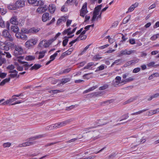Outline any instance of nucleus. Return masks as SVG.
<instances>
[{
    "label": "nucleus",
    "mask_w": 159,
    "mask_h": 159,
    "mask_svg": "<svg viewBox=\"0 0 159 159\" xmlns=\"http://www.w3.org/2000/svg\"><path fill=\"white\" fill-rule=\"evenodd\" d=\"M9 30H4L2 33V36L7 41L12 42L13 40V38L11 35L8 31Z\"/></svg>",
    "instance_id": "1"
},
{
    "label": "nucleus",
    "mask_w": 159,
    "mask_h": 159,
    "mask_svg": "<svg viewBox=\"0 0 159 159\" xmlns=\"http://www.w3.org/2000/svg\"><path fill=\"white\" fill-rule=\"evenodd\" d=\"M72 121V120L70 119L61 122H58L57 123H55V129H57L64 126Z\"/></svg>",
    "instance_id": "2"
},
{
    "label": "nucleus",
    "mask_w": 159,
    "mask_h": 159,
    "mask_svg": "<svg viewBox=\"0 0 159 159\" xmlns=\"http://www.w3.org/2000/svg\"><path fill=\"white\" fill-rule=\"evenodd\" d=\"M37 43L36 40L34 39H31L28 40L25 43L26 47L28 48H32L34 45Z\"/></svg>",
    "instance_id": "3"
},
{
    "label": "nucleus",
    "mask_w": 159,
    "mask_h": 159,
    "mask_svg": "<svg viewBox=\"0 0 159 159\" xmlns=\"http://www.w3.org/2000/svg\"><path fill=\"white\" fill-rule=\"evenodd\" d=\"M47 136V134H46L41 135H37L35 136L32 137L28 138L27 140L29 141L30 140H34L38 139H39L42 137H44Z\"/></svg>",
    "instance_id": "4"
},
{
    "label": "nucleus",
    "mask_w": 159,
    "mask_h": 159,
    "mask_svg": "<svg viewBox=\"0 0 159 159\" xmlns=\"http://www.w3.org/2000/svg\"><path fill=\"white\" fill-rule=\"evenodd\" d=\"M17 99V98H15L14 96H13L12 98L9 99V100H7L6 101L3 102L2 103L3 105H5L6 104H9V105H11L10 103L12 102Z\"/></svg>",
    "instance_id": "5"
},
{
    "label": "nucleus",
    "mask_w": 159,
    "mask_h": 159,
    "mask_svg": "<svg viewBox=\"0 0 159 159\" xmlns=\"http://www.w3.org/2000/svg\"><path fill=\"white\" fill-rule=\"evenodd\" d=\"M15 5L17 9L19 8L23 7L24 6V2L21 0L17 1L16 2Z\"/></svg>",
    "instance_id": "6"
},
{
    "label": "nucleus",
    "mask_w": 159,
    "mask_h": 159,
    "mask_svg": "<svg viewBox=\"0 0 159 159\" xmlns=\"http://www.w3.org/2000/svg\"><path fill=\"white\" fill-rule=\"evenodd\" d=\"M121 80V77L119 76H116L115 78V81H113V85L115 87L118 85L120 82Z\"/></svg>",
    "instance_id": "7"
},
{
    "label": "nucleus",
    "mask_w": 159,
    "mask_h": 159,
    "mask_svg": "<svg viewBox=\"0 0 159 159\" xmlns=\"http://www.w3.org/2000/svg\"><path fill=\"white\" fill-rule=\"evenodd\" d=\"M48 13L46 12L44 13L42 17V20L43 22H46L49 20Z\"/></svg>",
    "instance_id": "8"
},
{
    "label": "nucleus",
    "mask_w": 159,
    "mask_h": 159,
    "mask_svg": "<svg viewBox=\"0 0 159 159\" xmlns=\"http://www.w3.org/2000/svg\"><path fill=\"white\" fill-rule=\"evenodd\" d=\"M47 9V6L46 5L43 7H39L37 9V11L39 12L40 13H43Z\"/></svg>",
    "instance_id": "9"
},
{
    "label": "nucleus",
    "mask_w": 159,
    "mask_h": 159,
    "mask_svg": "<svg viewBox=\"0 0 159 159\" xmlns=\"http://www.w3.org/2000/svg\"><path fill=\"white\" fill-rule=\"evenodd\" d=\"M137 98V97H136V96L134 97H131L129 99H128V100H127V101H125L124 103V104L125 105V104H127L130 103V102L134 101L136 100Z\"/></svg>",
    "instance_id": "10"
},
{
    "label": "nucleus",
    "mask_w": 159,
    "mask_h": 159,
    "mask_svg": "<svg viewBox=\"0 0 159 159\" xmlns=\"http://www.w3.org/2000/svg\"><path fill=\"white\" fill-rule=\"evenodd\" d=\"M11 30L14 33H16L19 30V28L16 25L11 26Z\"/></svg>",
    "instance_id": "11"
},
{
    "label": "nucleus",
    "mask_w": 159,
    "mask_h": 159,
    "mask_svg": "<svg viewBox=\"0 0 159 159\" xmlns=\"http://www.w3.org/2000/svg\"><path fill=\"white\" fill-rule=\"evenodd\" d=\"M42 66L39 64H35L33 66H32L30 68V70H37L40 68Z\"/></svg>",
    "instance_id": "12"
},
{
    "label": "nucleus",
    "mask_w": 159,
    "mask_h": 159,
    "mask_svg": "<svg viewBox=\"0 0 159 159\" xmlns=\"http://www.w3.org/2000/svg\"><path fill=\"white\" fill-rule=\"evenodd\" d=\"M48 8L50 12L51 13H53L55 10L56 7L54 5L52 4L51 6L50 5Z\"/></svg>",
    "instance_id": "13"
},
{
    "label": "nucleus",
    "mask_w": 159,
    "mask_h": 159,
    "mask_svg": "<svg viewBox=\"0 0 159 159\" xmlns=\"http://www.w3.org/2000/svg\"><path fill=\"white\" fill-rule=\"evenodd\" d=\"M134 80V78H133L132 77H130L129 78L126 79L125 80H123L121 82V83H124V84H125L127 83L132 81H133Z\"/></svg>",
    "instance_id": "14"
},
{
    "label": "nucleus",
    "mask_w": 159,
    "mask_h": 159,
    "mask_svg": "<svg viewBox=\"0 0 159 159\" xmlns=\"http://www.w3.org/2000/svg\"><path fill=\"white\" fill-rule=\"evenodd\" d=\"M10 22L11 24H13V25H16L18 24V21L15 17L11 18L10 20Z\"/></svg>",
    "instance_id": "15"
},
{
    "label": "nucleus",
    "mask_w": 159,
    "mask_h": 159,
    "mask_svg": "<svg viewBox=\"0 0 159 159\" xmlns=\"http://www.w3.org/2000/svg\"><path fill=\"white\" fill-rule=\"evenodd\" d=\"M10 79V77L4 79L0 83V86L4 85L6 83L9 82Z\"/></svg>",
    "instance_id": "16"
},
{
    "label": "nucleus",
    "mask_w": 159,
    "mask_h": 159,
    "mask_svg": "<svg viewBox=\"0 0 159 159\" xmlns=\"http://www.w3.org/2000/svg\"><path fill=\"white\" fill-rule=\"evenodd\" d=\"M98 14L99 13L93 11V16L91 19V21L92 22L94 21L96 18L97 19V16Z\"/></svg>",
    "instance_id": "17"
},
{
    "label": "nucleus",
    "mask_w": 159,
    "mask_h": 159,
    "mask_svg": "<svg viewBox=\"0 0 159 159\" xmlns=\"http://www.w3.org/2000/svg\"><path fill=\"white\" fill-rule=\"evenodd\" d=\"M47 51L46 50H43L42 51H40L39 52V55L38 57V59H40L43 58L45 55V53Z\"/></svg>",
    "instance_id": "18"
},
{
    "label": "nucleus",
    "mask_w": 159,
    "mask_h": 159,
    "mask_svg": "<svg viewBox=\"0 0 159 159\" xmlns=\"http://www.w3.org/2000/svg\"><path fill=\"white\" fill-rule=\"evenodd\" d=\"M35 57L34 56L29 55L26 57L25 59L27 61H30L34 60Z\"/></svg>",
    "instance_id": "19"
},
{
    "label": "nucleus",
    "mask_w": 159,
    "mask_h": 159,
    "mask_svg": "<svg viewBox=\"0 0 159 159\" xmlns=\"http://www.w3.org/2000/svg\"><path fill=\"white\" fill-rule=\"evenodd\" d=\"M30 32L32 33H35L38 32L40 30V28H37L33 27L30 29Z\"/></svg>",
    "instance_id": "20"
},
{
    "label": "nucleus",
    "mask_w": 159,
    "mask_h": 159,
    "mask_svg": "<svg viewBox=\"0 0 159 159\" xmlns=\"http://www.w3.org/2000/svg\"><path fill=\"white\" fill-rule=\"evenodd\" d=\"M55 124L48 125L45 128L46 130H51L55 129Z\"/></svg>",
    "instance_id": "21"
},
{
    "label": "nucleus",
    "mask_w": 159,
    "mask_h": 159,
    "mask_svg": "<svg viewBox=\"0 0 159 159\" xmlns=\"http://www.w3.org/2000/svg\"><path fill=\"white\" fill-rule=\"evenodd\" d=\"M30 29L29 30H28L25 28H24L21 29V32L24 34H28L29 33H31L30 31Z\"/></svg>",
    "instance_id": "22"
},
{
    "label": "nucleus",
    "mask_w": 159,
    "mask_h": 159,
    "mask_svg": "<svg viewBox=\"0 0 159 159\" xmlns=\"http://www.w3.org/2000/svg\"><path fill=\"white\" fill-rule=\"evenodd\" d=\"M130 16H128L125 17L123 20V23L124 24L127 23L130 19Z\"/></svg>",
    "instance_id": "23"
},
{
    "label": "nucleus",
    "mask_w": 159,
    "mask_h": 159,
    "mask_svg": "<svg viewBox=\"0 0 159 159\" xmlns=\"http://www.w3.org/2000/svg\"><path fill=\"white\" fill-rule=\"evenodd\" d=\"M8 8L10 10H13L17 9L16 5L14 4L10 5L8 6Z\"/></svg>",
    "instance_id": "24"
},
{
    "label": "nucleus",
    "mask_w": 159,
    "mask_h": 159,
    "mask_svg": "<svg viewBox=\"0 0 159 159\" xmlns=\"http://www.w3.org/2000/svg\"><path fill=\"white\" fill-rule=\"evenodd\" d=\"M117 153L116 152H113L108 157V159H113L116 156Z\"/></svg>",
    "instance_id": "25"
},
{
    "label": "nucleus",
    "mask_w": 159,
    "mask_h": 159,
    "mask_svg": "<svg viewBox=\"0 0 159 159\" xmlns=\"http://www.w3.org/2000/svg\"><path fill=\"white\" fill-rule=\"evenodd\" d=\"M80 10L85 11H88L87 10V3L85 2L82 7L81 9Z\"/></svg>",
    "instance_id": "26"
},
{
    "label": "nucleus",
    "mask_w": 159,
    "mask_h": 159,
    "mask_svg": "<svg viewBox=\"0 0 159 159\" xmlns=\"http://www.w3.org/2000/svg\"><path fill=\"white\" fill-rule=\"evenodd\" d=\"M159 96V93H157L152 96H151L150 98H148V101H150L152 100L153 98H156Z\"/></svg>",
    "instance_id": "27"
},
{
    "label": "nucleus",
    "mask_w": 159,
    "mask_h": 159,
    "mask_svg": "<svg viewBox=\"0 0 159 159\" xmlns=\"http://www.w3.org/2000/svg\"><path fill=\"white\" fill-rule=\"evenodd\" d=\"M0 26L3 28L5 27V25L4 21L2 20V17L0 15Z\"/></svg>",
    "instance_id": "28"
},
{
    "label": "nucleus",
    "mask_w": 159,
    "mask_h": 159,
    "mask_svg": "<svg viewBox=\"0 0 159 159\" xmlns=\"http://www.w3.org/2000/svg\"><path fill=\"white\" fill-rule=\"evenodd\" d=\"M92 74V73H89L84 74L83 76V77L84 79H86L87 80L89 79L90 78L92 77L91 76H89V75L91 74Z\"/></svg>",
    "instance_id": "29"
},
{
    "label": "nucleus",
    "mask_w": 159,
    "mask_h": 159,
    "mask_svg": "<svg viewBox=\"0 0 159 159\" xmlns=\"http://www.w3.org/2000/svg\"><path fill=\"white\" fill-rule=\"evenodd\" d=\"M70 80V79L69 78H66L64 79H62L61 83L62 84H64L66 83L69 81Z\"/></svg>",
    "instance_id": "30"
},
{
    "label": "nucleus",
    "mask_w": 159,
    "mask_h": 159,
    "mask_svg": "<svg viewBox=\"0 0 159 159\" xmlns=\"http://www.w3.org/2000/svg\"><path fill=\"white\" fill-rule=\"evenodd\" d=\"M15 51L18 52H22L23 51L22 48L21 47L19 46H16L15 48Z\"/></svg>",
    "instance_id": "31"
},
{
    "label": "nucleus",
    "mask_w": 159,
    "mask_h": 159,
    "mask_svg": "<svg viewBox=\"0 0 159 159\" xmlns=\"http://www.w3.org/2000/svg\"><path fill=\"white\" fill-rule=\"evenodd\" d=\"M99 56H99V54H98L95 55L93 57L92 60L93 61H94V60L97 61L98 59H101L102 58V57H100Z\"/></svg>",
    "instance_id": "32"
},
{
    "label": "nucleus",
    "mask_w": 159,
    "mask_h": 159,
    "mask_svg": "<svg viewBox=\"0 0 159 159\" xmlns=\"http://www.w3.org/2000/svg\"><path fill=\"white\" fill-rule=\"evenodd\" d=\"M105 68V67L104 65H102L98 67L97 68L96 70L95 71V72H97L98 71H100L103 70Z\"/></svg>",
    "instance_id": "33"
},
{
    "label": "nucleus",
    "mask_w": 159,
    "mask_h": 159,
    "mask_svg": "<svg viewBox=\"0 0 159 159\" xmlns=\"http://www.w3.org/2000/svg\"><path fill=\"white\" fill-rule=\"evenodd\" d=\"M64 39L63 40L62 42V45L63 46L65 47L67 45L69 41V39L67 38Z\"/></svg>",
    "instance_id": "34"
},
{
    "label": "nucleus",
    "mask_w": 159,
    "mask_h": 159,
    "mask_svg": "<svg viewBox=\"0 0 159 159\" xmlns=\"http://www.w3.org/2000/svg\"><path fill=\"white\" fill-rule=\"evenodd\" d=\"M37 0H28V2L29 3L33 4L34 6H36V2Z\"/></svg>",
    "instance_id": "35"
},
{
    "label": "nucleus",
    "mask_w": 159,
    "mask_h": 159,
    "mask_svg": "<svg viewBox=\"0 0 159 159\" xmlns=\"http://www.w3.org/2000/svg\"><path fill=\"white\" fill-rule=\"evenodd\" d=\"M158 76V74L157 73L153 74L149 76L148 79L149 80H150L152 79L153 77H157Z\"/></svg>",
    "instance_id": "36"
},
{
    "label": "nucleus",
    "mask_w": 159,
    "mask_h": 159,
    "mask_svg": "<svg viewBox=\"0 0 159 159\" xmlns=\"http://www.w3.org/2000/svg\"><path fill=\"white\" fill-rule=\"evenodd\" d=\"M121 117L122 118V119H121L120 120V121H121L123 120H125V119H127L129 117L128 113H127V114H126L123 115L121 116Z\"/></svg>",
    "instance_id": "37"
},
{
    "label": "nucleus",
    "mask_w": 159,
    "mask_h": 159,
    "mask_svg": "<svg viewBox=\"0 0 159 159\" xmlns=\"http://www.w3.org/2000/svg\"><path fill=\"white\" fill-rule=\"evenodd\" d=\"M83 11L80 10V16L84 17L85 16V15L87 14L88 11Z\"/></svg>",
    "instance_id": "38"
},
{
    "label": "nucleus",
    "mask_w": 159,
    "mask_h": 159,
    "mask_svg": "<svg viewBox=\"0 0 159 159\" xmlns=\"http://www.w3.org/2000/svg\"><path fill=\"white\" fill-rule=\"evenodd\" d=\"M108 87V85L107 84H105L103 86L100 87L99 88V90H103L107 89Z\"/></svg>",
    "instance_id": "39"
},
{
    "label": "nucleus",
    "mask_w": 159,
    "mask_h": 159,
    "mask_svg": "<svg viewBox=\"0 0 159 159\" xmlns=\"http://www.w3.org/2000/svg\"><path fill=\"white\" fill-rule=\"evenodd\" d=\"M97 126L96 125V126H92L91 127H90L88 128L84 129V131H87L86 132V133H87L88 132H89L90 131L89 130V129L94 128H96Z\"/></svg>",
    "instance_id": "40"
},
{
    "label": "nucleus",
    "mask_w": 159,
    "mask_h": 159,
    "mask_svg": "<svg viewBox=\"0 0 159 159\" xmlns=\"http://www.w3.org/2000/svg\"><path fill=\"white\" fill-rule=\"evenodd\" d=\"M44 4V2L42 0H39L37 2H36V4H37L35 6H41Z\"/></svg>",
    "instance_id": "41"
},
{
    "label": "nucleus",
    "mask_w": 159,
    "mask_h": 159,
    "mask_svg": "<svg viewBox=\"0 0 159 159\" xmlns=\"http://www.w3.org/2000/svg\"><path fill=\"white\" fill-rule=\"evenodd\" d=\"M57 53H54L53 55H51L50 56V58L52 61L54 60V59H55V57L57 56Z\"/></svg>",
    "instance_id": "42"
},
{
    "label": "nucleus",
    "mask_w": 159,
    "mask_h": 159,
    "mask_svg": "<svg viewBox=\"0 0 159 159\" xmlns=\"http://www.w3.org/2000/svg\"><path fill=\"white\" fill-rule=\"evenodd\" d=\"M9 77L10 78H14L16 77H17V78H19V75H17V73H15L14 74H11L9 75Z\"/></svg>",
    "instance_id": "43"
},
{
    "label": "nucleus",
    "mask_w": 159,
    "mask_h": 159,
    "mask_svg": "<svg viewBox=\"0 0 159 159\" xmlns=\"http://www.w3.org/2000/svg\"><path fill=\"white\" fill-rule=\"evenodd\" d=\"M60 91L58 90H51L49 91L48 92L50 93H52V94L57 93L60 92Z\"/></svg>",
    "instance_id": "44"
},
{
    "label": "nucleus",
    "mask_w": 159,
    "mask_h": 159,
    "mask_svg": "<svg viewBox=\"0 0 159 159\" xmlns=\"http://www.w3.org/2000/svg\"><path fill=\"white\" fill-rule=\"evenodd\" d=\"M89 69V70H92V68H91V66H90L89 65V63H88L87 65L84 67V68H83L81 70H83L84 69Z\"/></svg>",
    "instance_id": "45"
},
{
    "label": "nucleus",
    "mask_w": 159,
    "mask_h": 159,
    "mask_svg": "<svg viewBox=\"0 0 159 159\" xmlns=\"http://www.w3.org/2000/svg\"><path fill=\"white\" fill-rule=\"evenodd\" d=\"M71 29V28L70 27L69 28L67 29H65L62 33V34L63 35L66 34H67V33L68 32H69L70 31Z\"/></svg>",
    "instance_id": "46"
},
{
    "label": "nucleus",
    "mask_w": 159,
    "mask_h": 159,
    "mask_svg": "<svg viewBox=\"0 0 159 159\" xmlns=\"http://www.w3.org/2000/svg\"><path fill=\"white\" fill-rule=\"evenodd\" d=\"M0 11L2 15H4L7 12V11L6 9L3 8H0Z\"/></svg>",
    "instance_id": "47"
},
{
    "label": "nucleus",
    "mask_w": 159,
    "mask_h": 159,
    "mask_svg": "<svg viewBox=\"0 0 159 159\" xmlns=\"http://www.w3.org/2000/svg\"><path fill=\"white\" fill-rule=\"evenodd\" d=\"M21 38H20V39L23 40H25L26 39L27 37V36L25 34L21 32Z\"/></svg>",
    "instance_id": "48"
},
{
    "label": "nucleus",
    "mask_w": 159,
    "mask_h": 159,
    "mask_svg": "<svg viewBox=\"0 0 159 159\" xmlns=\"http://www.w3.org/2000/svg\"><path fill=\"white\" fill-rule=\"evenodd\" d=\"M15 68V66L13 65H9L7 67V69L11 70H13Z\"/></svg>",
    "instance_id": "49"
},
{
    "label": "nucleus",
    "mask_w": 159,
    "mask_h": 159,
    "mask_svg": "<svg viewBox=\"0 0 159 159\" xmlns=\"http://www.w3.org/2000/svg\"><path fill=\"white\" fill-rule=\"evenodd\" d=\"M114 62L117 65H119L122 62V59H117Z\"/></svg>",
    "instance_id": "50"
},
{
    "label": "nucleus",
    "mask_w": 159,
    "mask_h": 159,
    "mask_svg": "<svg viewBox=\"0 0 159 159\" xmlns=\"http://www.w3.org/2000/svg\"><path fill=\"white\" fill-rule=\"evenodd\" d=\"M7 75L6 73L0 72V78L2 79L4 78Z\"/></svg>",
    "instance_id": "51"
},
{
    "label": "nucleus",
    "mask_w": 159,
    "mask_h": 159,
    "mask_svg": "<svg viewBox=\"0 0 159 159\" xmlns=\"http://www.w3.org/2000/svg\"><path fill=\"white\" fill-rule=\"evenodd\" d=\"M103 120H99L98 121V123L100 124V125H104L107 124L108 122L102 123V121Z\"/></svg>",
    "instance_id": "52"
},
{
    "label": "nucleus",
    "mask_w": 159,
    "mask_h": 159,
    "mask_svg": "<svg viewBox=\"0 0 159 159\" xmlns=\"http://www.w3.org/2000/svg\"><path fill=\"white\" fill-rule=\"evenodd\" d=\"M11 143H6L3 144V146L4 148L9 147L10 146Z\"/></svg>",
    "instance_id": "53"
},
{
    "label": "nucleus",
    "mask_w": 159,
    "mask_h": 159,
    "mask_svg": "<svg viewBox=\"0 0 159 159\" xmlns=\"http://www.w3.org/2000/svg\"><path fill=\"white\" fill-rule=\"evenodd\" d=\"M21 32H19L18 31L15 34V36L18 39H20V38H21Z\"/></svg>",
    "instance_id": "54"
},
{
    "label": "nucleus",
    "mask_w": 159,
    "mask_h": 159,
    "mask_svg": "<svg viewBox=\"0 0 159 159\" xmlns=\"http://www.w3.org/2000/svg\"><path fill=\"white\" fill-rule=\"evenodd\" d=\"M140 70V68L139 67H137L134 68L133 71V73H137L139 72Z\"/></svg>",
    "instance_id": "55"
},
{
    "label": "nucleus",
    "mask_w": 159,
    "mask_h": 159,
    "mask_svg": "<svg viewBox=\"0 0 159 159\" xmlns=\"http://www.w3.org/2000/svg\"><path fill=\"white\" fill-rule=\"evenodd\" d=\"M131 62V63L132 65H134L136 63H137L139 61V59H136L135 60H133L131 61H130Z\"/></svg>",
    "instance_id": "56"
},
{
    "label": "nucleus",
    "mask_w": 159,
    "mask_h": 159,
    "mask_svg": "<svg viewBox=\"0 0 159 159\" xmlns=\"http://www.w3.org/2000/svg\"><path fill=\"white\" fill-rule=\"evenodd\" d=\"M81 138H79L78 137H77L76 138H75L72 139H70V140H69L67 141V143H71L73 142H74L78 139H80Z\"/></svg>",
    "instance_id": "57"
},
{
    "label": "nucleus",
    "mask_w": 159,
    "mask_h": 159,
    "mask_svg": "<svg viewBox=\"0 0 159 159\" xmlns=\"http://www.w3.org/2000/svg\"><path fill=\"white\" fill-rule=\"evenodd\" d=\"M26 144V146H29L30 145H33L35 143L34 142H25Z\"/></svg>",
    "instance_id": "58"
},
{
    "label": "nucleus",
    "mask_w": 159,
    "mask_h": 159,
    "mask_svg": "<svg viewBox=\"0 0 159 159\" xmlns=\"http://www.w3.org/2000/svg\"><path fill=\"white\" fill-rule=\"evenodd\" d=\"M130 43L131 44H134L135 43V39H131L129 40Z\"/></svg>",
    "instance_id": "59"
},
{
    "label": "nucleus",
    "mask_w": 159,
    "mask_h": 159,
    "mask_svg": "<svg viewBox=\"0 0 159 159\" xmlns=\"http://www.w3.org/2000/svg\"><path fill=\"white\" fill-rule=\"evenodd\" d=\"M71 70L70 68H67L63 70L62 73H69Z\"/></svg>",
    "instance_id": "60"
},
{
    "label": "nucleus",
    "mask_w": 159,
    "mask_h": 159,
    "mask_svg": "<svg viewBox=\"0 0 159 159\" xmlns=\"http://www.w3.org/2000/svg\"><path fill=\"white\" fill-rule=\"evenodd\" d=\"M67 11V9L65 7V6L63 5L61 8V11L62 12H66Z\"/></svg>",
    "instance_id": "61"
},
{
    "label": "nucleus",
    "mask_w": 159,
    "mask_h": 159,
    "mask_svg": "<svg viewBox=\"0 0 159 159\" xmlns=\"http://www.w3.org/2000/svg\"><path fill=\"white\" fill-rule=\"evenodd\" d=\"M118 22L117 21H115L112 24L111 27H116L118 25Z\"/></svg>",
    "instance_id": "62"
},
{
    "label": "nucleus",
    "mask_w": 159,
    "mask_h": 159,
    "mask_svg": "<svg viewBox=\"0 0 159 159\" xmlns=\"http://www.w3.org/2000/svg\"><path fill=\"white\" fill-rule=\"evenodd\" d=\"M134 9V7L131 5V6L129 8L128 11H127L126 13H127L128 12H131Z\"/></svg>",
    "instance_id": "63"
},
{
    "label": "nucleus",
    "mask_w": 159,
    "mask_h": 159,
    "mask_svg": "<svg viewBox=\"0 0 159 159\" xmlns=\"http://www.w3.org/2000/svg\"><path fill=\"white\" fill-rule=\"evenodd\" d=\"M157 38V36L156 34L152 36L150 38V39L151 40L154 41Z\"/></svg>",
    "instance_id": "64"
}]
</instances>
